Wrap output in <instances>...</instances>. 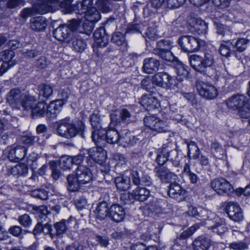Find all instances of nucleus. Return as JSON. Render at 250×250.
Instances as JSON below:
<instances>
[{
    "label": "nucleus",
    "mask_w": 250,
    "mask_h": 250,
    "mask_svg": "<svg viewBox=\"0 0 250 250\" xmlns=\"http://www.w3.org/2000/svg\"><path fill=\"white\" fill-rule=\"evenodd\" d=\"M153 82L155 85L166 89L179 87V84L175 83V80L166 72L158 73L153 76Z\"/></svg>",
    "instance_id": "nucleus-7"
},
{
    "label": "nucleus",
    "mask_w": 250,
    "mask_h": 250,
    "mask_svg": "<svg viewBox=\"0 0 250 250\" xmlns=\"http://www.w3.org/2000/svg\"><path fill=\"white\" fill-rule=\"evenodd\" d=\"M236 110H237V115L242 119H247L250 117V110L248 108L246 105Z\"/></svg>",
    "instance_id": "nucleus-63"
},
{
    "label": "nucleus",
    "mask_w": 250,
    "mask_h": 250,
    "mask_svg": "<svg viewBox=\"0 0 250 250\" xmlns=\"http://www.w3.org/2000/svg\"><path fill=\"white\" fill-rule=\"evenodd\" d=\"M117 188L121 191H125L130 187V179L127 176H119L115 179Z\"/></svg>",
    "instance_id": "nucleus-34"
},
{
    "label": "nucleus",
    "mask_w": 250,
    "mask_h": 250,
    "mask_svg": "<svg viewBox=\"0 0 250 250\" xmlns=\"http://www.w3.org/2000/svg\"><path fill=\"white\" fill-rule=\"evenodd\" d=\"M64 104V103L62 99L51 101L46 106V116L49 118L55 117L62 110Z\"/></svg>",
    "instance_id": "nucleus-24"
},
{
    "label": "nucleus",
    "mask_w": 250,
    "mask_h": 250,
    "mask_svg": "<svg viewBox=\"0 0 250 250\" xmlns=\"http://www.w3.org/2000/svg\"><path fill=\"white\" fill-rule=\"evenodd\" d=\"M76 176L80 183L85 184L91 181L92 174L90 168L84 165H80L76 169Z\"/></svg>",
    "instance_id": "nucleus-17"
},
{
    "label": "nucleus",
    "mask_w": 250,
    "mask_h": 250,
    "mask_svg": "<svg viewBox=\"0 0 250 250\" xmlns=\"http://www.w3.org/2000/svg\"><path fill=\"white\" fill-rule=\"evenodd\" d=\"M95 144L97 147H93L85 150L88 155L86 157V160L87 165L89 167L92 166L94 162L101 164L106 159L105 152L103 148L105 146V143L103 145Z\"/></svg>",
    "instance_id": "nucleus-2"
},
{
    "label": "nucleus",
    "mask_w": 250,
    "mask_h": 250,
    "mask_svg": "<svg viewBox=\"0 0 250 250\" xmlns=\"http://www.w3.org/2000/svg\"><path fill=\"white\" fill-rule=\"evenodd\" d=\"M144 122L146 126L158 132H167L169 130L167 121L161 120L153 116L145 117Z\"/></svg>",
    "instance_id": "nucleus-5"
},
{
    "label": "nucleus",
    "mask_w": 250,
    "mask_h": 250,
    "mask_svg": "<svg viewBox=\"0 0 250 250\" xmlns=\"http://www.w3.org/2000/svg\"><path fill=\"white\" fill-rule=\"evenodd\" d=\"M176 71L177 74V79L180 82L182 81L184 79H186L188 74V70L181 63L178 64L176 67Z\"/></svg>",
    "instance_id": "nucleus-55"
},
{
    "label": "nucleus",
    "mask_w": 250,
    "mask_h": 250,
    "mask_svg": "<svg viewBox=\"0 0 250 250\" xmlns=\"http://www.w3.org/2000/svg\"><path fill=\"white\" fill-rule=\"evenodd\" d=\"M178 42L181 49L185 52L198 51L201 46V43L198 39L189 35L180 37Z\"/></svg>",
    "instance_id": "nucleus-4"
},
{
    "label": "nucleus",
    "mask_w": 250,
    "mask_h": 250,
    "mask_svg": "<svg viewBox=\"0 0 250 250\" xmlns=\"http://www.w3.org/2000/svg\"><path fill=\"white\" fill-rule=\"evenodd\" d=\"M211 187L214 191L221 195L229 196L234 192L232 186L224 178L214 180L211 183Z\"/></svg>",
    "instance_id": "nucleus-8"
},
{
    "label": "nucleus",
    "mask_w": 250,
    "mask_h": 250,
    "mask_svg": "<svg viewBox=\"0 0 250 250\" xmlns=\"http://www.w3.org/2000/svg\"><path fill=\"white\" fill-rule=\"evenodd\" d=\"M154 172L155 176L164 183L174 182L178 177L177 175L171 172L168 169L161 166L155 167Z\"/></svg>",
    "instance_id": "nucleus-13"
},
{
    "label": "nucleus",
    "mask_w": 250,
    "mask_h": 250,
    "mask_svg": "<svg viewBox=\"0 0 250 250\" xmlns=\"http://www.w3.org/2000/svg\"><path fill=\"white\" fill-rule=\"evenodd\" d=\"M94 45L99 47H104L108 43V36L103 27L98 28L94 33Z\"/></svg>",
    "instance_id": "nucleus-23"
},
{
    "label": "nucleus",
    "mask_w": 250,
    "mask_h": 250,
    "mask_svg": "<svg viewBox=\"0 0 250 250\" xmlns=\"http://www.w3.org/2000/svg\"><path fill=\"white\" fill-rule=\"evenodd\" d=\"M188 156L189 159L193 158L196 159L199 158L200 155V150L198 147L197 144L193 142L190 141L188 144Z\"/></svg>",
    "instance_id": "nucleus-45"
},
{
    "label": "nucleus",
    "mask_w": 250,
    "mask_h": 250,
    "mask_svg": "<svg viewBox=\"0 0 250 250\" xmlns=\"http://www.w3.org/2000/svg\"><path fill=\"white\" fill-rule=\"evenodd\" d=\"M72 162L71 157L67 156H62L60 159V167L64 170H70L73 166Z\"/></svg>",
    "instance_id": "nucleus-52"
},
{
    "label": "nucleus",
    "mask_w": 250,
    "mask_h": 250,
    "mask_svg": "<svg viewBox=\"0 0 250 250\" xmlns=\"http://www.w3.org/2000/svg\"><path fill=\"white\" fill-rule=\"evenodd\" d=\"M111 40L113 42L120 46L125 42V38L122 33L117 32L113 34Z\"/></svg>",
    "instance_id": "nucleus-60"
},
{
    "label": "nucleus",
    "mask_w": 250,
    "mask_h": 250,
    "mask_svg": "<svg viewBox=\"0 0 250 250\" xmlns=\"http://www.w3.org/2000/svg\"><path fill=\"white\" fill-rule=\"evenodd\" d=\"M140 103L148 111L158 108L160 106L159 101L152 94H146L143 95Z\"/></svg>",
    "instance_id": "nucleus-16"
},
{
    "label": "nucleus",
    "mask_w": 250,
    "mask_h": 250,
    "mask_svg": "<svg viewBox=\"0 0 250 250\" xmlns=\"http://www.w3.org/2000/svg\"><path fill=\"white\" fill-rule=\"evenodd\" d=\"M15 52L12 50H5L0 52V60L4 62H8L10 65L15 64Z\"/></svg>",
    "instance_id": "nucleus-43"
},
{
    "label": "nucleus",
    "mask_w": 250,
    "mask_h": 250,
    "mask_svg": "<svg viewBox=\"0 0 250 250\" xmlns=\"http://www.w3.org/2000/svg\"><path fill=\"white\" fill-rule=\"evenodd\" d=\"M18 221L21 225L25 228L30 227L32 223L31 218L27 214L20 216L18 218Z\"/></svg>",
    "instance_id": "nucleus-59"
},
{
    "label": "nucleus",
    "mask_w": 250,
    "mask_h": 250,
    "mask_svg": "<svg viewBox=\"0 0 250 250\" xmlns=\"http://www.w3.org/2000/svg\"><path fill=\"white\" fill-rule=\"evenodd\" d=\"M28 167L24 164L16 165L15 167H12L11 169V174L18 177L26 176L28 174Z\"/></svg>",
    "instance_id": "nucleus-41"
},
{
    "label": "nucleus",
    "mask_w": 250,
    "mask_h": 250,
    "mask_svg": "<svg viewBox=\"0 0 250 250\" xmlns=\"http://www.w3.org/2000/svg\"><path fill=\"white\" fill-rule=\"evenodd\" d=\"M93 4V0H83L81 2V8L79 10L82 13H85L89 10Z\"/></svg>",
    "instance_id": "nucleus-64"
},
{
    "label": "nucleus",
    "mask_w": 250,
    "mask_h": 250,
    "mask_svg": "<svg viewBox=\"0 0 250 250\" xmlns=\"http://www.w3.org/2000/svg\"><path fill=\"white\" fill-rule=\"evenodd\" d=\"M134 137L127 130H124L119 133L118 143L124 146L133 145L136 143Z\"/></svg>",
    "instance_id": "nucleus-27"
},
{
    "label": "nucleus",
    "mask_w": 250,
    "mask_h": 250,
    "mask_svg": "<svg viewBox=\"0 0 250 250\" xmlns=\"http://www.w3.org/2000/svg\"><path fill=\"white\" fill-rule=\"evenodd\" d=\"M47 24L46 19L42 16L34 17L30 20V28L35 31L44 30Z\"/></svg>",
    "instance_id": "nucleus-28"
},
{
    "label": "nucleus",
    "mask_w": 250,
    "mask_h": 250,
    "mask_svg": "<svg viewBox=\"0 0 250 250\" xmlns=\"http://www.w3.org/2000/svg\"><path fill=\"white\" fill-rule=\"evenodd\" d=\"M229 248L233 250H247L249 244L245 240L232 242L229 244Z\"/></svg>",
    "instance_id": "nucleus-53"
},
{
    "label": "nucleus",
    "mask_w": 250,
    "mask_h": 250,
    "mask_svg": "<svg viewBox=\"0 0 250 250\" xmlns=\"http://www.w3.org/2000/svg\"><path fill=\"white\" fill-rule=\"evenodd\" d=\"M84 14V19L93 23L97 22L101 19L100 13L95 7H91Z\"/></svg>",
    "instance_id": "nucleus-39"
},
{
    "label": "nucleus",
    "mask_w": 250,
    "mask_h": 250,
    "mask_svg": "<svg viewBox=\"0 0 250 250\" xmlns=\"http://www.w3.org/2000/svg\"><path fill=\"white\" fill-rule=\"evenodd\" d=\"M27 148L21 146H17L9 150L8 158L12 162H18L22 160L26 155Z\"/></svg>",
    "instance_id": "nucleus-20"
},
{
    "label": "nucleus",
    "mask_w": 250,
    "mask_h": 250,
    "mask_svg": "<svg viewBox=\"0 0 250 250\" xmlns=\"http://www.w3.org/2000/svg\"><path fill=\"white\" fill-rule=\"evenodd\" d=\"M186 0H167L165 7L169 9H174L179 7L184 4Z\"/></svg>",
    "instance_id": "nucleus-62"
},
{
    "label": "nucleus",
    "mask_w": 250,
    "mask_h": 250,
    "mask_svg": "<svg viewBox=\"0 0 250 250\" xmlns=\"http://www.w3.org/2000/svg\"><path fill=\"white\" fill-rule=\"evenodd\" d=\"M225 103L228 108L236 110L247 105V98L243 95L235 94L228 98Z\"/></svg>",
    "instance_id": "nucleus-10"
},
{
    "label": "nucleus",
    "mask_w": 250,
    "mask_h": 250,
    "mask_svg": "<svg viewBox=\"0 0 250 250\" xmlns=\"http://www.w3.org/2000/svg\"><path fill=\"white\" fill-rule=\"evenodd\" d=\"M169 147H163L157 154L156 161L160 166H163L169 160Z\"/></svg>",
    "instance_id": "nucleus-44"
},
{
    "label": "nucleus",
    "mask_w": 250,
    "mask_h": 250,
    "mask_svg": "<svg viewBox=\"0 0 250 250\" xmlns=\"http://www.w3.org/2000/svg\"><path fill=\"white\" fill-rule=\"evenodd\" d=\"M189 23L197 31H203L207 28L204 21L201 20L192 19Z\"/></svg>",
    "instance_id": "nucleus-57"
},
{
    "label": "nucleus",
    "mask_w": 250,
    "mask_h": 250,
    "mask_svg": "<svg viewBox=\"0 0 250 250\" xmlns=\"http://www.w3.org/2000/svg\"><path fill=\"white\" fill-rule=\"evenodd\" d=\"M226 210L229 217L236 222L241 221L243 216L239 205L234 202H229L226 207Z\"/></svg>",
    "instance_id": "nucleus-15"
},
{
    "label": "nucleus",
    "mask_w": 250,
    "mask_h": 250,
    "mask_svg": "<svg viewBox=\"0 0 250 250\" xmlns=\"http://www.w3.org/2000/svg\"><path fill=\"white\" fill-rule=\"evenodd\" d=\"M25 94L18 88H13L7 93L6 101L13 108L20 109V104Z\"/></svg>",
    "instance_id": "nucleus-12"
},
{
    "label": "nucleus",
    "mask_w": 250,
    "mask_h": 250,
    "mask_svg": "<svg viewBox=\"0 0 250 250\" xmlns=\"http://www.w3.org/2000/svg\"><path fill=\"white\" fill-rule=\"evenodd\" d=\"M216 32L218 35L226 39H229L232 35L231 29L220 23H215Z\"/></svg>",
    "instance_id": "nucleus-42"
},
{
    "label": "nucleus",
    "mask_w": 250,
    "mask_h": 250,
    "mask_svg": "<svg viewBox=\"0 0 250 250\" xmlns=\"http://www.w3.org/2000/svg\"><path fill=\"white\" fill-rule=\"evenodd\" d=\"M160 62L153 58H148L144 60L143 66V71L147 74H152L158 70Z\"/></svg>",
    "instance_id": "nucleus-26"
},
{
    "label": "nucleus",
    "mask_w": 250,
    "mask_h": 250,
    "mask_svg": "<svg viewBox=\"0 0 250 250\" xmlns=\"http://www.w3.org/2000/svg\"><path fill=\"white\" fill-rule=\"evenodd\" d=\"M70 219L68 220L62 219L59 222L54 224V228L55 229L54 232L55 237L60 236L64 234L69 228V223Z\"/></svg>",
    "instance_id": "nucleus-35"
},
{
    "label": "nucleus",
    "mask_w": 250,
    "mask_h": 250,
    "mask_svg": "<svg viewBox=\"0 0 250 250\" xmlns=\"http://www.w3.org/2000/svg\"><path fill=\"white\" fill-rule=\"evenodd\" d=\"M248 42L249 40L245 38H240L237 40L234 44L232 43V47L235 48L237 51L242 52L246 49Z\"/></svg>",
    "instance_id": "nucleus-54"
},
{
    "label": "nucleus",
    "mask_w": 250,
    "mask_h": 250,
    "mask_svg": "<svg viewBox=\"0 0 250 250\" xmlns=\"http://www.w3.org/2000/svg\"><path fill=\"white\" fill-rule=\"evenodd\" d=\"M168 157L174 166L177 167L179 165L180 160L178 152L176 150H172L169 148Z\"/></svg>",
    "instance_id": "nucleus-61"
},
{
    "label": "nucleus",
    "mask_w": 250,
    "mask_h": 250,
    "mask_svg": "<svg viewBox=\"0 0 250 250\" xmlns=\"http://www.w3.org/2000/svg\"><path fill=\"white\" fill-rule=\"evenodd\" d=\"M36 102V99L34 97L25 94L21 101L20 108L21 107L24 110L32 111Z\"/></svg>",
    "instance_id": "nucleus-36"
},
{
    "label": "nucleus",
    "mask_w": 250,
    "mask_h": 250,
    "mask_svg": "<svg viewBox=\"0 0 250 250\" xmlns=\"http://www.w3.org/2000/svg\"><path fill=\"white\" fill-rule=\"evenodd\" d=\"M131 117L130 112L127 109L116 110L110 114V127L114 128L121 125V121H125Z\"/></svg>",
    "instance_id": "nucleus-11"
},
{
    "label": "nucleus",
    "mask_w": 250,
    "mask_h": 250,
    "mask_svg": "<svg viewBox=\"0 0 250 250\" xmlns=\"http://www.w3.org/2000/svg\"><path fill=\"white\" fill-rule=\"evenodd\" d=\"M112 3L109 0H97L96 7L103 13H108L112 10Z\"/></svg>",
    "instance_id": "nucleus-48"
},
{
    "label": "nucleus",
    "mask_w": 250,
    "mask_h": 250,
    "mask_svg": "<svg viewBox=\"0 0 250 250\" xmlns=\"http://www.w3.org/2000/svg\"><path fill=\"white\" fill-rule=\"evenodd\" d=\"M230 46H232V42L229 41L221 43L219 50L220 54L225 57H229L231 54H234L235 50H231Z\"/></svg>",
    "instance_id": "nucleus-47"
},
{
    "label": "nucleus",
    "mask_w": 250,
    "mask_h": 250,
    "mask_svg": "<svg viewBox=\"0 0 250 250\" xmlns=\"http://www.w3.org/2000/svg\"><path fill=\"white\" fill-rule=\"evenodd\" d=\"M86 43L82 39H76L72 42V48L76 52H82L86 47Z\"/></svg>",
    "instance_id": "nucleus-56"
},
{
    "label": "nucleus",
    "mask_w": 250,
    "mask_h": 250,
    "mask_svg": "<svg viewBox=\"0 0 250 250\" xmlns=\"http://www.w3.org/2000/svg\"><path fill=\"white\" fill-rule=\"evenodd\" d=\"M84 125L82 122L74 123L70 118H65L59 122L57 130L59 134L70 139L83 131Z\"/></svg>",
    "instance_id": "nucleus-1"
},
{
    "label": "nucleus",
    "mask_w": 250,
    "mask_h": 250,
    "mask_svg": "<svg viewBox=\"0 0 250 250\" xmlns=\"http://www.w3.org/2000/svg\"><path fill=\"white\" fill-rule=\"evenodd\" d=\"M124 208L118 204L112 205L109 208V217L116 222L122 221L125 216Z\"/></svg>",
    "instance_id": "nucleus-21"
},
{
    "label": "nucleus",
    "mask_w": 250,
    "mask_h": 250,
    "mask_svg": "<svg viewBox=\"0 0 250 250\" xmlns=\"http://www.w3.org/2000/svg\"><path fill=\"white\" fill-rule=\"evenodd\" d=\"M67 188L72 192H75L78 190L80 186L83 185L78 181L77 176H75L73 174H69L67 177Z\"/></svg>",
    "instance_id": "nucleus-37"
},
{
    "label": "nucleus",
    "mask_w": 250,
    "mask_h": 250,
    "mask_svg": "<svg viewBox=\"0 0 250 250\" xmlns=\"http://www.w3.org/2000/svg\"><path fill=\"white\" fill-rule=\"evenodd\" d=\"M211 153L217 158L222 159L225 151L221 145L217 142H212L210 146Z\"/></svg>",
    "instance_id": "nucleus-49"
},
{
    "label": "nucleus",
    "mask_w": 250,
    "mask_h": 250,
    "mask_svg": "<svg viewBox=\"0 0 250 250\" xmlns=\"http://www.w3.org/2000/svg\"><path fill=\"white\" fill-rule=\"evenodd\" d=\"M31 195L41 200H45L48 199V192L43 189H38L32 191Z\"/></svg>",
    "instance_id": "nucleus-58"
},
{
    "label": "nucleus",
    "mask_w": 250,
    "mask_h": 250,
    "mask_svg": "<svg viewBox=\"0 0 250 250\" xmlns=\"http://www.w3.org/2000/svg\"><path fill=\"white\" fill-rule=\"evenodd\" d=\"M55 39L61 42H69L72 39V32L67 24L60 25L53 32Z\"/></svg>",
    "instance_id": "nucleus-14"
},
{
    "label": "nucleus",
    "mask_w": 250,
    "mask_h": 250,
    "mask_svg": "<svg viewBox=\"0 0 250 250\" xmlns=\"http://www.w3.org/2000/svg\"><path fill=\"white\" fill-rule=\"evenodd\" d=\"M210 246V239L202 236L197 237L192 243L194 250H208Z\"/></svg>",
    "instance_id": "nucleus-29"
},
{
    "label": "nucleus",
    "mask_w": 250,
    "mask_h": 250,
    "mask_svg": "<svg viewBox=\"0 0 250 250\" xmlns=\"http://www.w3.org/2000/svg\"><path fill=\"white\" fill-rule=\"evenodd\" d=\"M100 117L98 113H93L91 116L90 122L93 128V131L91 135L92 141L97 144L101 145L105 143L104 138L105 131L101 129L100 123Z\"/></svg>",
    "instance_id": "nucleus-3"
},
{
    "label": "nucleus",
    "mask_w": 250,
    "mask_h": 250,
    "mask_svg": "<svg viewBox=\"0 0 250 250\" xmlns=\"http://www.w3.org/2000/svg\"><path fill=\"white\" fill-rule=\"evenodd\" d=\"M171 46L169 41H160L157 42L158 48L153 50V53L167 62H172L175 60V57L170 51Z\"/></svg>",
    "instance_id": "nucleus-6"
},
{
    "label": "nucleus",
    "mask_w": 250,
    "mask_h": 250,
    "mask_svg": "<svg viewBox=\"0 0 250 250\" xmlns=\"http://www.w3.org/2000/svg\"><path fill=\"white\" fill-rule=\"evenodd\" d=\"M208 228L219 235L224 234L228 229L225 221L221 219L216 220L215 223L213 225L209 226Z\"/></svg>",
    "instance_id": "nucleus-33"
},
{
    "label": "nucleus",
    "mask_w": 250,
    "mask_h": 250,
    "mask_svg": "<svg viewBox=\"0 0 250 250\" xmlns=\"http://www.w3.org/2000/svg\"><path fill=\"white\" fill-rule=\"evenodd\" d=\"M150 195V191L145 188H137L133 190L132 193L123 195L122 198L127 196L128 198H134L135 200L143 202L146 200Z\"/></svg>",
    "instance_id": "nucleus-25"
},
{
    "label": "nucleus",
    "mask_w": 250,
    "mask_h": 250,
    "mask_svg": "<svg viewBox=\"0 0 250 250\" xmlns=\"http://www.w3.org/2000/svg\"><path fill=\"white\" fill-rule=\"evenodd\" d=\"M39 96L48 99L53 94V88L49 84L42 83L38 87Z\"/></svg>",
    "instance_id": "nucleus-38"
},
{
    "label": "nucleus",
    "mask_w": 250,
    "mask_h": 250,
    "mask_svg": "<svg viewBox=\"0 0 250 250\" xmlns=\"http://www.w3.org/2000/svg\"><path fill=\"white\" fill-rule=\"evenodd\" d=\"M203 65L205 67L204 75L211 77L215 73V70L212 68L214 63L213 54L210 52L207 51L205 53L204 58H202Z\"/></svg>",
    "instance_id": "nucleus-19"
},
{
    "label": "nucleus",
    "mask_w": 250,
    "mask_h": 250,
    "mask_svg": "<svg viewBox=\"0 0 250 250\" xmlns=\"http://www.w3.org/2000/svg\"><path fill=\"white\" fill-rule=\"evenodd\" d=\"M191 66L196 71L204 74V67L203 65L202 58L197 55H192L189 58Z\"/></svg>",
    "instance_id": "nucleus-31"
},
{
    "label": "nucleus",
    "mask_w": 250,
    "mask_h": 250,
    "mask_svg": "<svg viewBox=\"0 0 250 250\" xmlns=\"http://www.w3.org/2000/svg\"><path fill=\"white\" fill-rule=\"evenodd\" d=\"M94 45L99 47H104L108 43V36L103 27L98 28L94 33Z\"/></svg>",
    "instance_id": "nucleus-22"
},
{
    "label": "nucleus",
    "mask_w": 250,
    "mask_h": 250,
    "mask_svg": "<svg viewBox=\"0 0 250 250\" xmlns=\"http://www.w3.org/2000/svg\"><path fill=\"white\" fill-rule=\"evenodd\" d=\"M196 86L199 95L205 99H213L218 95L217 88L210 83L198 81L196 83Z\"/></svg>",
    "instance_id": "nucleus-9"
},
{
    "label": "nucleus",
    "mask_w": 250,
    "mask_h": 250,
    "mask_svg": "<svg viewBox=\"0 0 250 250\" xmlns=\"http://www.w3.org/2000/svg\"><path fill=\"white\" fill-rule=\"evenodd\" d=\"M186 194V191L179 184L171 182L169 186L168 195L171 198L181 201Z\"/></svg>",
    "instance_id": "nucleus-18"
},
{
    "label": "nucleus",
    "mask_w": 250,
    "mask_h": 250,
    "mask_svg": "<svg viewBox=\"0 0 250 250\" xmlns=\"http://www.w3.org/2000/svg\"><path fill=\"white\" fill-rule=\"evenodd\" d=\"M46 106L44 102H38L34 105L32 110L33 116H42L46 115Z\"/></svg>",
    "instance_id": "nucleus-46"
},
{
    "label": "nucleus",
    "mask_w": 250,
    "mask_h": 250,
    "mask_svg": "<svg viewBox=\"0 0 250 250\" xmlns=\"http://www.w3.org/2000/svg\"><path fill=\"white\" fill-rule=\"evenodd\" d=\"M109 208L105 202H102L99 204L96 209V217L103 220L109 216Z\"/></svg>",
    "instance_id": "nucleus-32"
},
{
    "label": "nucleus",
    "mask_w": 250,
    "mask_h": 250,
    "mask_svg": "<svg viewBox=\"0 0 250 250\" xmlns=\"http://www.w3.org/2000/svg\"><path fill=\"white\" fill-rule=\"evenodd\" d=\"M154 84L153 82V76L151 78L146 77L141 81V87L143 89L152 93L155 89Z\"/></svg>",
    "instance_id": "nucleus-50"
},
{
    "label": "nucleus",
    "mask_w": 250,
    "mask_h": 250,
    "mask_svg": "<svg viewBox=\"0 0 250 250\" xmlns=\"http://www.w3.org/2000/svg\"><path fill=\"white\" fill-rule=\"evenodd\" d=\"M51 4L50 0H38L36 5V10L41 14H45L50 11Z\"/></svg>",
    "instance_id": "nucleus-40"
},
{
    "label": "nucleus",
    "mask_w": 250,
    "mask_h": 250,
    "mask_svg": "<svg viewBox=\"0 0 250 250\" xmlns=\"http://www.w3.org/2000/svg\"><path fill=\"white\" fill-rule=\"evenodd\" d=\"M93 23L88 21L87 20L84 19L82 25L78 28V32L80 33H84L87 35H90L94 28Z\"/></svg>",
    "instance_id": "nucleus-51"
},
{
    "label": "nucleus",
    "mask_w": 250,
    "mask_h": 250,
    "mask_svg": "<svg viewBox=\"0 0 250 250\" xmlns=\"http://www.w3.org/2000/svg\"><path fill=\"white\" fill-rule=\"evenodd\" d=\"M115 127L111 128L110 127V124L109 125L108 129L106 132H105L104 135L105 143H107L110 144L118 143L119 133L118 132Z\"/></svg>",
    "instance_id": "nucleus-30"
}]
</instances>
